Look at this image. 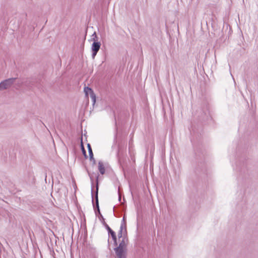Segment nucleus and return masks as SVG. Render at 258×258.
I'll use <instances>...</instances> for the list:
<instances>
[{
    "mask_svg": "<svg viewBox=\"0 0 258 258\" xmlns=\"http://www.w3.org/2000/svg\"><path fill=\"white\" fill-rule=\"evenodd\" d=\"M98 183H97L96 185V195H95V205L94 204V199H93V187L91 188V194H92V203L93 205L94 209L95 211V213L96 215H97L98 214V218L101 221V222L102 223V224L104 226L106 229L107 230L108 235H110L112 232H114V231H113L110 227L108 226V225L105 222V219L103 218V216L100 213L99 207V201H98Z\"/></svg>",
    "mask_w": 258,
    "mask_h": 258,
    "instance_id": "1",
    "label": "nucleus"
},
{
    "mask_svg": "<svg viewBox=\"0 0 258 258\" xmlns=\"http://www.w3.org/2000/svg\"><path fill=\"white\" fill-rule=\"evenodd\" d=\"M93 42L92 44V57L94 58L101 47V43L97 41V36L96 32L92 35Z\"/></svg>",
    "mask_w": 258,
    "mask_h": 258,
    "instance_id": "2",
    "label": "nucleus"
},
{
    "mask_svg": "<svg viewBox=\"0 0 258 258\" xmlns=\"http://www.w3.org/2000/svg\"><path fill=\"white\" fill-rule=\"evenodd\" d=\"M16 79V78H11L1 82L0 83V90L7 89L10 87L14 83Z\"/></svg>",
    "mask_w": 258,
    "mask_h": 258,
    "instance_id": "3",
    "label": "nucleus"
},
{
    "mask_svg": "<svg viewBox=\"0 0 258 258\" xmlns=\"http://www.w3.org/2000/svg\"><path fill=\"white\" fill-rule=\"evenodd\" d=\"M85 95L88 97L90 96L91 98L93 104L94 105L96 102V95L93 90L88 87H85L84 89Z\"/></svg>",
    "mask_w": 258,
    "mask_h": 258,
    "instance_id": "4",
    "label": "nucleus"
},
{
    "mask_svg": "<svg viewBox=\"0 0 258 258\" xmlns=\"http://www.w3.org/2000/svg\"><path fill=\"white\" fill-rule=\"evenodd\" d=\"M114 249L118 258H126V252L124 249L115 247Z\"/></svg>",
    "mask_w": 258,
    "mask_h": 258,
    "instance_id": "5",
    "label": "nucleus"
},
{
    "mask_svg": "<svg viewBox=\"0 0 258 258\" xmlns=\"http://www.w3.org/2000/svg\"><path fill=\"white\" fill-rule=\"evenodd\" d=\"M87 148H88V152H89L90 160L91 161H93V162L95 163V159L94 158L93 153V151H92V150L91 148V146L90 144H87Z\"/></svg>",
    "mask_w": 258,
    "mask_h": 258,
    "instance_id": "6",
    "label": "nucleus"
},
{
    "mask_svg": "<svg viewBox=\"0 0 258 258\" xmlns=\"http://www.w3.org/2000/svg\"><path fill=\"white\" fill-rule=\"evenodd\" d=\"M98 170L101 174H104L105 172V169L103 163L99 161L98 163Z\"/></svg>",
    "mask_w": 258,
    "mask_h": 258,
    "instance_id": "7",
    "label": "nucleus"
},
{
    "mask_svg": "<svg viewBox=\"0 0 258 258\" xmlns=\"http://www.w3.org/2000/svg\"><path fill=\"white\" fill-rule=\"evenodd\" d=\"M126 247V244H125V237H123L121 241V242L119 243V245L116 248H121V249H124Z\"/></svg>",
    "mask_w": 258,
    "mask_h": 258,
    "instance_id": "8",
    "label": "nucleus"
},
{
    "mask_svg": "<svg viewBox=\"0 0 258 258\" xmlns=\"http://www.w3.org/2000/svg\"><path fill=\"white\" fill-rule=\"evenodd\" d=\"M123 229L124 228L123 227V224H121L119 228V230L118 233V237L119 238L122 237L123 234H124V233L126 234L124 231H123Z\"/></svg>",
    "mask_w": 258,
    "mask_h": 258,
    "instance_id": "9",
    "label": "nucleus"
},
{
    "mask_svg": "<svg viewBox=\"0 0 258 258\" xmlns=\"http://www.w3.org/2000/svg\"><path fill=\"white\" fill-rule=\"evenodd\" d=\"M109 236H110L112 237V240H113V242H114V245L115 246H117V238H116L115 232H112V233H111L110 235H109Z\"/></svg>",
    "mask_w": 258,
    "mask_h": 258,
    "instance_id": "10",
    "label": "nucleus"
},
{
    "mask_svg": "<svg viewBox=\"0 0 258 258\" xmlns=\"http://www.w3.org/2000/svg\"><path fill=\"white\" fill-rule=\"evenodd\" d=\"M121 224H123V227L124 228V232L126 233V232H126V225L125 218L124 216H123V217L122 218Z\"/></svg>",
    "mask_w": 258,
    "mask_h": 258,
    "instance_id": "11",
    "label": "nucleus"
},
{
    "mask_svg": "<svg viewBox=\"0 0 258 258\" xmlns=\"http://www.w3.org/2000/svg\"><path fill=\"white\" fill-rule=\"evenodd\" d=\"M81 149H82V153H83L84 156H85V158H87V156L86 152V150L84 148V147L82 143H81Z\"/></svg>",
    "mask_w": 258,
    "mask_h": 258,
    "instance_id": "12",
    "label": "nucleus"
},
{
    "mask_svg": "<svg viewBox=\"0 0 258 258\" xmlns=\"http://www.w3.org/2000/svg\"><path fill=\"white\" fill-rule=\"evenodd\" d=\"M204 115L206 116V119H208V115H209V111H206L204 112Z\"/></svg>",
    "mask_w": 258,
    "mask_h": 258,
    "instance_id": "13",
    "label": "nucleus"
},
{
    "mask_svg": "<svg viewBox=\"0 0 258 258\" xmlns=\"http://www.w3.org/2000/svg\"><path fill=\"white\" fill-rule=\"evenodd\" d=\"M118 200H119V201H120V200H121V197L119 195V197H118Z\"/></svg>",
    "mask_w": 258,
    "mask_h": 258,
    "instance_id": "14",
    "label": "nucleus"
},
{
    "mask_svg": "<svg viewBox=\"0 0 258 258\" xmlns=\"http://www.w3.org/2000/svg\"><path fill=\"white\" fill-rule=\"evenodd\" d=\"M91 179L92 180V186L93 185V179H92V178H91Z\"/></svg>",
    "mask_w": 258,
    "mask_h": 258,
    "instance_id": "15",
    "label": "nucleus"
},
{
    "mask_svg": "<svg viewBox=\"0 0 258 258\" xmlns=\"http://www.w3.org/2000/svg\"><path fill=\"white\" fill-rule=\"evenodd\" d=\"M203 117V119L204 120L206 119V118H205V117Z\"/></svg>",
    "mask_w": 258,
    "mask_h": 258,
    "instance_id": "16",
    "label": "nucleus"
}]
</instances>
